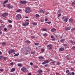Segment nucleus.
Wrapping results in <instances>:
<instances>
[{
	"mask_svg": "<svg viewBox=\"0 0 75 75\" xmlns=\"http://www.w3.org/2000/svg\"><path fill=\"white\" fill-rule=\"evenodd\" d=\"M35 16L36 17H39V15L38 14H37L35 15Z\"/></svg>",
	"mask_w": 75,
	"mask_h": 75,
	"instance_id": "nucleus-41",
	"label": "nucleus"
},
{
	"mask_svg": "<svg viewBox=\"0 0 75 75\" xmlns=\"http://www.w3.org/2000/svg\"><path fill=\"white\" fill-rule=\"evenodd\" d=\"M15 52V50H12L11 49L10 50H9L8 51V53L10 55L13 52Z\"/></svg>",
	"mask_w": 75,
	"mask_h": 75,
	"instance_id": "nucleus-2",
	"label": "nucleus"
},
{
	"mask_svg": "<svg viewBox=\"0 0 75 75\" xmlns=\"http://www.w3.org/2000/svg\"><path fill=\"white\" fill-rule=\"evenodd\" d=\"M35 68H38V66H35L34 67Z\"/></svg>",
	"mask_w": 75,
	"mask_h": 75,
	"instance_id": "nucleus-56",
	"label": "nucleus"
},
{
	"mask_svg": "<svg viewBox=\"0 0 75 75\" xmlns=\"http://www.w3.org/2000/svg\"><path fill=\"white\" fill-rule=\"evenodd\" d=\"M56 31V29L55 28H53L51 30V31L52 32H54V31Z\"/></svg>",
	"mask_w": 75,
	"mask_h": 75,
	"instance_id": "nucleus-15",
	"label": "nucleus"
},
{
	"mask_svg": "<svg viewBox=\"0 0 75 75\" xmlns=\"http://www.w3.org/2000/svg\"><path fill=\"white\" fill-rule=\"evenodd\" d=\"M42 31H47V29L46 28H44L42 29Z\"/></svg>",
	"mask_w": 75,
	"mask_h": 75,
	"instance_id": "nucleus-21",
	"label": "nucleus"
},
{
	"mask_svg": "<svg viewBox=\"0 0 75 75\" xmlns=\"http://www.w3.org/2000/svg\"><path fill=\"white\" fill-rule=\"evenodd\" d=\"M73 20L72 19H70L69 20V23H72L73 21Z\"/></svg>",
	"mask_w": 75,
	"mask_h": 75,
	"instance_id": "nucleus-17",
	"label": "nucleus"
},
{
	"mask_svg": "<svg viewBox=\"0 0 75 75\" xmlns=\"http://www.w3.org/2000/svg\"><path fill=\"white\" fill-rule=\"evenodd\" d=\"M60 64H61V63H60V62H57V65H60Z\"/></svg>",
	"mask_w": 75,
	"mask_h": 75,
	"instance_id": "nucleus-43",
	"label": "nucleus"
},
{
	"mask_svg": "<svg viewBox=\"0 0 75 75\" xmlns=\"http://www.w3.org/2000/svg\"><path fill=\"white\" fill-rule=\"evenodd\" d=\"M29 24V23L28 22L26 23H25L22 24V25L23 26H26L27 25H28Z\"/></svg>",
	"mask_w": 75,
	"mask_h": 75,
	"instance_id": "nucleus-7",
	"label": "nucleus"
},
{
	"mask_svg": "<svg viewBox=\"0 0 75 75\" xmlns=\"http://www.w3.org/2000/svg\"><path fill=\"white\" fill-rule=\"evenodd\" d=\"M33 25H37V23H33Z\"/></svg>",
	"mask_w": 75,
	"mask_h": 75,
	"instance_id": "nucleus-55",
	"label": "nucleus"
},
{
	"mask_svg": "<svg viewBox=\"0 0 75 75\" xmlns=\"http://www.w3.org/2000/svg\"><path fill=\"white\" fill-rule=\"evenodd\" d=\"M64 47H67V45H68L67 44H64Z\"/></svg>",
	"mask_w": 75,
	"mask_h": 75,
	"instance_id": "nucleus-40",
	"label": "nucleus"
},
{
	"mask_svg": "<svg viewBox=\"0 0 75 75\" xmlns=\"http://www.w3.org/2000/svg\"><path fill=\"white\" fill-rule=\"evenodd\" d=\"M45 67H48V64H46L45 66Z\"/></svg>",
	"mask_w": 75,
	"mask_h": 75,
	"instance_id": "nucleus-58",
	"label": "nucleus"
},
{
	"mask_svg": "<svg viewBox=\"0 0 75 75\" xmlns=\"http://www.w3.org/2000/svg\"><path fill=\"white\" fill-rule=\"evenodd\" d=\"M2 45H6V42H3L1 43Z\"/></svg>",
	"mask_w": 75,
	"mask_h": 75,
	"instance_id": "nucleus-18",
	"label": "nucleus"
},
{
	"mask_svg": "<svg viewBox=\"0 0 75 75\" xmlns=\"http://www.w3.org/2000/svg\"><path fill=\"white\" fill-rule=\"evenodd\" d=\"M75 75V73L74 72H72L71 73V75Z\"/></svg>",
	"mask_w": 75,
	"mask_h": 75,
	"instance_id": "nucleus-52",
	"label": "nucleus"
},
{
	"mask_svg": "<svg viewBox=\"0 0 75 75\" xmlns=\"http://www.w3.org/2000/svg\"><path fill=\"white\" fill-rule=\"evenodd\" d=\"M2 16L4 17H5V16H8V13H4V14L2 15Z\"/></svg>",
	"mask_w": 75,
	"mask_h": 75,
	"instance_id": "nucleus-10",
	"label": "nucleus"
},
{
	"mask_svg": "<svg viewBox=\"0 0 75 75\" xmlns=\"http://www.w3.org/2000/svg\"><path fill=\"white\" fill-rule=\"evenodd\" d=\"M71 70L73 71V70H74V69L73 68H71Z\"/></svg>",
	"mask_w": 75,
	"mask_h": 75,
	"instance_id": "nucleus-59",
	"label": "nucleus"
},
{
	"mask_svg": "<svg viewBox=\"0 0 75 75\" xmlns=\"http://www.w3.org/2000/svg\"><path fill=\"white\" fill-rule=\"evenodd\" d=\"M16 70V69H15V68H12L11 69V72H14Z\"/></svg>",
	"mask_w": 75,
	"mask_h": 75,
	"instance_id": "nucleus-13",
	"label": "nucleus"
},
{
	"mask_svg": "<svg viewBox=\"0 0 75 75\" xmlns=\"http://www.w3.org/2000/svg\"><path fill=\"white\" fill-rule=\"evenodd\" d=\"M67 75H71V73H69L67 74Z\"/></svg>",
	"mask_w": 75,
	"mask_h": 75,
	"instance_id": "nucleus-60",
	"label": "nucleus"
},
{
	"mask_svg": "<svg viewBox=\"0 0 75 75\" xmlns=\"http://www.w3.org/2000/svg\"><path fill=\"white\" fill-rule=\"evenodd\" d=\"M8 28H9V29H11V28H12V25H10L8 26Z\"/></svg>",
	"mask_w": 75,
	"mask_h": 75,
	"instance_id": "nucleus-14",
	"label": "nucleus"
},
{
	"mask_svg": "<svg viewBox=\"0 0 75 75\" xmlns=\"http://www.w3.org/2000/svg\"><path fill=\"white\" fill-rule=\"evenodd\" d=\"M41 22H44V20H42V19H41L40 20Z\"/></svg>",
	"mask_w": 75,
	"mask_h": 75,
	"instance_id": "nucleus-57",
	"label": "nucleus"
},
{
	"mask_svg": "<svg viewBox=\"0 0 75 75\" xmlns=\"http://www.w3.org/2000/svg\"><path fill=\"white\" fill-rule=\"evenodd\" d=\"M70 43H71V44H73L74 43V42L73 41L71 40L70 41Z\"/></svg>",
	"mask_w": 75,
	"mask_h": 75,
	"instance_id": "nucleus-44",
	"label": "nucleus"
},
{
	"mask_svg": "<svg viewBox=\"0 0 75 75\" xmlns=\"http://www.w3.org/2000/svg\"><path fill=\"white\" fill-rule=\"evenodd\" d=\"M3 59H4V60H6V59H7V57H3Z\"/></svg>",
	"mask_w": 75,
	"mask_h": 75,
	"instance_id": "nucleus-31",
	"label": "nucleus"
},
{
	"mask_svg": "<svg viewBox=\"0 0 75 75\" xmlns=\"http://www.w3.org/2000/svg\"><path fill=\"white\" fill-rule=\"evenodd\" d=\"M19 55V53H17L15 55H14V57H17V56H18Z\"/></svg>",
	"mask_w": 75,
	"mask_h": 75,
	"instance_id": "nucleus-26",
	"label": "nucleus"
},
{
	"mask_svg": "<svg viewBox=\"0 0 75 75\" xmlns=\"http://www.w3.org/2000/svg\"><path fill=\"white\" fill-rule=\"evenodd\" d=\"M35 45H38V44H39V43H37V42H36L34 44Z\"/></svg>",
	"mask_w": 75,
	"mask_h": 75,
	"instance_id": "nucleus-33",
	"label": "nucleus"
},
{
	"mask_svg": "<svg viewBox=\"0 0 75 75\" xmlns=\"http://www.w3.org/2000/svg\"><path fill=\"white\" fill-rule=\"evenodd\" d=\"M71 31H75V28H73L71 29Z\"/></svg>",
	"mask_w": 75,
	"mask_h": 75,
	"instance_id": "nucleus-28",
	"label": "nucleus"
},
{
	"mask_svg": "<svg viewBox=\"0 0 75 75\" xmlns=\"http://www.w3.org/2000/svg\"><path fill=\"white\" fill-rule=\"evenodd\" d=\"M4 31H6L7 30V28H4Z\"/></svg>",
	"mask_w": 75,
	"mask_h": 75,
	"instance_id": "nucleus-45",
	"label": "nucleus"
},
{
	"mask_svg": "<svg viewBox=\"0 0 75 75\" xmlns=\"http://www.w3.org/2000/svg\"><path fill=\"white\" fill-rule=\"evenodd\" d=\"M28 75H31V73H29V74H28Z\"/></svg>",
	"mask_w": 75,
	"mask_h": 75,
	"instance_id": "nucleus-64",
	"label": "nucleus"
},
{
	"mask_svg": "<svg viewBox=\"0 0 75 75\" xmlns=\"http://www.w3.org/2000/svg\"><path fill=\"white\" fill-rule=\"evenodd\" d=\"M25 42H26V43H31V42H30V41L28 40H27Z\"/></svg>",
	"mask_w": 75,
	"mask_h": 75,
	"instance_id": "nucleus-24",
	"label": "nucleus"
},
{
	"mask_svg": "<svg viewBox=\"0 0 75 75\" xmlns=\"http://www.w3.org/2000/svg\"><path fill=\"white\" fill-rule=\"evenodd\" d=\"M31 54H34V52H31Z\"/></svg>",
	"mask_w": 75,
	"mask_h": 75,
	"instance_id": "nucleus-61",
	"label": "nucleus"
},
{
	"mask_svg": "<svg viewBox=\"0 0 75 75\" xmlns=\"http://www.w3.org/2000/svg\"><path fill=\"white\" fill-rule=\"evenodd\" d=\"M46 64L45 63V61H44L42 63V65H44V64Z\"/></svg>",
	"mask_w": 75,
	"mask_h": 75,
	"instance_id": "nucleus-47",
	"label": "nucleus"
},
{
	"mask_svg": "<svg viewBox=\"0 0 75 75\" xmlns=\"http://www.w3.org/2000/svg\"><path fill=\"white\" fill-rule=\"evenodd\" d=\"M25 12L26 13H30V12H31L30 8L29 7H26Z\"/></svg>",
	"mask_w": 75,
	"mask_h": 75,
	"instance_id": "nucleus-1",
	"label": "nucleus"
},
{
	"mask_svg": "<svg viewBox=\"0 0 75 75\" xmlns=\"http://www.w3.org/2000/svg\"><path fill=\"white\" fill-rule=\"evenodd\" d=\"M72 50H75V46H73L72 47Z\"/></svg>",
	"mask_w": 75,
	"mask_h": 75,
	"instance_id": "nucleus-37",
	"label": "nucleus"
},
{
	"mask_svg": "<svg viewBox=\"0 0 75 75\" xmlns=\"http://www.w3.org/2000/svg\"><path fill=\"white\" fill-rule=\"evenodd\" d=\"M31 38H32V39H34L35 38L34 36H32L31 37Z\"/></svg>",
	"mask_w": 75,
	"mask_h": 75,
	"instance_id": "nucleus-42",
	"label": "nucleus"
},
{
	"mask_svg": "<svg viewBox=\"0 0 75 75\" xmlns=\"http://www.w3.org/2000/svg\"><path fill=\"white\" fill-rule=\"evenodd\" d=\"M31 50V48L30 47H27L25 49L26 52H30Z\"/></svg>",
	"mask_w": 75,
	"mask_h": 75,
	"instance_id": "nucleus-4",
	"label": "nucleus"
},
{
	"mask_svg": "<svg viewBox=\"0 0 75 75\" xmlns=\"http://www.w3.org/2000/svg\"><path fill=\"white\" fill-rule=\"evenodd\" d=\"M59 51H64V47H61L59 49Z\"/></svg>",
	"mask_w": 75,
	"mask_h": 75,
	"instance_id": "nucleus-9",
	"label": "nucleus"
},
{
	"mask_svg": "<svg viewBox=\"0 0 75 75\" xmlns=\"http://www.w3.org/2000/svg\"><path fill=\"white\" fill-rule=\"evenodd\" d=\"M21 65H22L21 64H18V66L19 67H21Z\"/></svg>",
	"mask_w": 75,
	"mask_h": 75,
	"instance_id": "nucleus-30",
	"label": "nucleus"
},
{
	"mask_svg": "<svg viewBox=\"0 0 75 75\" xmlns=\"http://www.w3.org/2000/svg\"><path fill=\"white\" fill-rule=\"evenodd\" d=\"M61 9H59L58 11V13H61Z\"/></svg>",
	"mask_w": 75,
	"mask_h": 75,
	"instance_id": "nucleus-34",
	"label": "nucleus"
},
{
	"mask_svg": "<svg viewBox=\"0 0 75 75\" xmlns=\"http://www.w3.org/2000/svg\"><path fill=\"white\" fill-rule=\"evenodd\" d=\"M21 11V10L19 9L18 10L16 11V12L17 13H19V12H20V11Z\"/></svg>",
	"mask_w": 75,
	"mask_h": 75,
	"instance_id": "nucleus-25",
	"label": "nucleus"
},
{
	"mask_svg": "<svg viewBox=\"0 0 75 75\" xmlns=\"http://www.w3.org/2000/svg\"><path fill=\"white\" fill-rule=\"evenodd\" d=\"M41 52H44V49H42L41 50Z\"/></svg>",
	"mask_w": 75,
	"mask_h": 75,
	"instance_id": "nucleus-39",
	"label": "nucleus"
},
{
	"mask_svg": "<svg viewBox=\"0 0 75 75\" xmlns=\"http://www.w3.org/2000/svg\"><path fill=\"white\" fill-rule=\"evenodd\" d=\"M1 27L2 28H3V27H5V25H3L2 26H1Z\"/></svg>",
	"mask_w": 75,
	"mask_h": 75,
	"instance_id": "nucleus-51",
	"label": "nucleus"
},
{
	"mask_svg": "<svg viewBox=\"0 0 75 75\" xmlns=\"http://www.w3.org/2000/svg\"><path fill=\"white\" fill-rule=\"evenodd\" d=\"M8 0H6V1H4V4H6V3H8Z\"/></svg>",
	"mask_w": 75,
	"mask_h": 75,
	"instance_id": "nucleus-22",
	"label": "nucleus"
},
{
	"mask_svg": "<svg viewBox=\"0 0 75 75\" xmlns=\"http://www.w3.org/2000/svg\"><path fill=\"white\" fill-rule=\"evenodd\" d=\"M30 65H33V63L32 62H30Z\"/></svg>",
	"mask_w": 75,
	"mask_h": 75,
	"instance_id": "nucleus-62",
	"label": "nucleus"
},
{
	"mask_svg": "<svg viewBox=\"0 0 75 75\" xmlns=\"http://www.w3.org/2000/svg\"><path fill=\"white\" fill-rule=\"evenodd\" d=\"M45 63H46V64L48 63V62H49V61L48 60H46L45 61Z\"/></svg>",
	"mask_w": 75,
	"mask_h": 75,
	"instance_id": "nucleus-36",
	"label": "nucleus"
},
{
	"mask_svg": "<svg viewBox=\"0 0 75 75\" xmlns=\"http://www.w3.org/2000/svg\"><path fill=\"white\" fill-rule=\"evenodd\" d=\"M61 16V13L59 14H58L57 17H60V16Z\"/></svg>",
	"mask_w": 75,
	"mask_h": 75,
	"instance_id": "nucleus-35",
	"label": "nucleus"
},
{
	"mask_svg": "<svg viewBox=\"0 0 75 75\" xmlns=\"http://www.w3.org/2000/svg\"><path fill=\"white\" fill-rule=\"evenodd\" d=\"M75 3L74 2H73L71 4V5L72 6V5H73V4H75Z\"/></svg>",
	"mask_w": 75,
	"mask_h": 75,
	"instance_id": "nucleus-50",
	"label": "nucleus"
},
{
	"mask_svg": "<svg viewBox=\"0 0 75 75\" xmlns=\"http://www.w3.org/2000/svg\"><path fill=\"white\" fill-rule=\"evenodd\" d=\"M3 56H0V59H3Z\"/></svg>",
	"mask_w": 75,
	"mask_h": 75,
	"instance_id": "nucleus-32",
	"label": "nucleus"
},
{
	"mask_svg": "<svg viewBox=\"0 0 75 75\" xmlns=\"http://www.w3.org/2000/svg\"><path fill=\"white\" fill-rule=\"evenodd\" d=\"M55 61H54L51 62L52 64H55Z\"/></svg>",
	"mask_w": 75,
	"mask_h": 75,
	"instance_id": "nucleus-29",
	"label": "nucleus"
},
{
	"mask_svg": "<svg viewBox=\"0 0 75 75\" xmlns=\"http://www.w3.org/2000/svg\"><path fill=\"white\" fill-rule=\"evenodd\" d=\"M16 19H21V15L18 14L16 16Z\"/></svg>",
	"mask_w": 75,
	"mask_h": 75,
	"instance_id": "nucleus-3",
	"label": "nucleus"
},
{
	"mask_svg": "<svg viewBox=\"0 0 75 75\" xmlns=\"http://www.w3.org/2000/svg\"><path fill=\"white\" fill-rule=\"evenodd\" d=\"M71 27H66L65 28V31H68V30H71Z\"/></svg>",
	"mask_w": 75,
	"mask_h": 75,
	"instance_id": "nucleus-8",
	"label": "nucleus"
},
{
	"mask_svg": "<svg viewBox=\"0 0 75 75\" xmlns=\"http://www.w3.org/2000/svg\"><path fill=\"white\" fill-rule=\"evenodd\" d=\"M65 41V40L64 39H62L61 40V42H63V41Z\"/></svg>",
	"mask_w": 75,
	"mask_h": 75,
	"instance_id": "nucleus-54",
	"label": "nucleus"
},
{
	"mask_svg": "<svg viewBox=\"0 0 75 75\" xmlns=\"http://www.w3.org/2000/svg\"><path fill=\"white\" fill-rule=\"evenodd\" d=\"M40 13H44V12H45V11L44 10H41L40 11Z\"/></svg>",
	"mask_w": 75,
	"mask_h": 75,
	"instance_id": "nucleus-16",
	"label": "nucleus"
},
{
	"mask_svg": "<svg viewBox=\"0 0 75 75\" xmlns=\"http://www.w3.org/2000/svg\"><path fill=\"white\" fill-rule=\"evenodd\" d=\"M64 21H65V22H67V21H68V18H65V19L64 20Z\"/></svg>",
	"mask_w": 75,
	"mask_h": 75,
	"instance_id": "nucleus-19",
	"label": "nucleus"
},
{
	"mask_svg": "<svg viewBox=\"0 0 75 75\" xmlns=\"http://www.w3.org/2000/svg\"><path fill=\"white\" fill-rule=\"evenodd\" d=\"M47 34L45 33H44L43 34V36H44V37H46V36H47Z\"/></svg>",
	"mask_w": 75,
	"mask_h": 75,
	"instance_id": "nucleus-27",
	"label": "nucleus"
},
{
	"mask_svg": "<svg viewBox=\"0 0 75 75\" xmlns=\"http://www.w3.org/2000/svg\"><path fill=\"white\" fill-rule=\"evenodd\" d=\"M38 72L39 73H41V72H42V70H38Z\"/></svg>",
	"mask_w": 75,
	"mask_h": 75,
	"instance_id": "nucleus-23",
	"label": "nucleus"
},
{
	"mask_svg": "<svg viewBox=\"0 0 75 75\" xmlns=\"http://www.w3.org/2000/svg\"><path fill=\"white\" fill-rule=\"evenodd\" d=\"M69 70H67L66 71V73H68V72H69Z\"/></svg>",
	"mask_w": 75,
	"mask_h": 75,
	"instance_id": "nucleus-49",
	"label": "nucleus"
},
{
	"mask_svg": "<svg viewBox=\"0 0 75 75\" xmlns=\"http://www.w3.org/2000/svg\"><path fill=\"white\" fill-rule=\"evenodd\" d=\"M51 38H54V36H51Z\"/></svg>",
	"mask_w": 75,
	"mask_h": 75,
	"instance_id": "nucleus-63",
	"label": "nucleus"
},
{
	"mask_svg": "<svg viewBox=\"0 0 75 75\" xmlns=\"http://www.w3.org/2000/svg\"><path fill=\"white\" fill-rule=\"evenodd\" d=\"M39 59H44V58L42 56H40L39 57Z\"/></svg>",
	"mask_w": 75,
	"mask_h": 75,
	"instance_id": "nucleus-12",
	"label": "nucleus"
},
{
	"mask_svg": "<svg viewBox=\"0 0 75 75\" xmlns=\"http://www.w3.org/2000/svg\"><path fill=\"white\" fill-rule=\"evenodd\" d=\"M21 4H25L26 3H27V1H21L20 2Z\"/></svg>",
	"mask_w": 75,
	"mask_h": 75,
	"instance_id": "nucleus-6",
	"label": "nucleus"
},
{
	"mask_svg": "<svg viewBox=\"0 0 75 75\" xmlns=\"http://www.w3.org/2000/svg\"><path fill=\"white\" fill-rule=\"evenodd\" d=\"M52 47H50L49 48V50H52Z\"/></svg>",
	"mask_w": 75,
	"mask_h": 75,
	"instance_id": "nucleus-48",
	"label": "nucleus"
},
{
	"mask_svg": "<svg viewBox=\"0 0 75 75\" xmlns=\"http://www.w3.org/2000/svg\"><path fill=\"white\" fill-rule=\"evenodd\" d=\"M45 21H48V19L47 18H45Z\"/></svg>",
	"mask_w": 75,
	"mask_h": 75,
	"instance_id": "nucleus-53",
	"label": "nucleus"
},
{
	"mask_svg": "<svg viewBox=\"0 0 75 75\" xmlns=\"http://www.w3.org/2000/svg\"><path fill=\"white\" fill-rule=\"evenodd\" d=\"M8 22L9 23H11L12 22V21H11L9 20H8Z\"/></svg>",
	"mask_w": 75,
	"mask_h": 75,
	"instance_id": "nucleus-46",
	"label": "nucleus"
},
{
	"mask_svg": "<svg viewBox=\"0 0 75 75\" xmlns=\"http://www.w3.org/2000/svg\"><path fill=\"white\" fill-rule=\"evenodd\" d=\"M6 7H8V8H11L13 7V6H10V4H8L6 5Z\"/></svg>",
	"mask_w": 75,
	"mask_h": 75,
	"instance_id": "nucleus-5",
	"label": "nucleus"
},
{
	"mask_svg": "<svg viewBox=\"0 0 75 75\" xmlns=\"http://www.w3.org/2000/svg\"><path fill=\"white\" fill-rule=\"evenodd\" d=\"M4 70V69H0V71L1 72H2V71H3Z\"/></svg>",
	"mask_w": 75,
	"mask_h": 75,
	"instance_id": "nucleus-38",
	"label": "nucleus"
},
{
	"mask_svg": "<svg viewBox=\"0 0 75 75\" xmlns=\"http://www.w3.org/2000/svg\"><path fill=\"white\" fill-rule=\"evenodd\" d=\"M52 45H49L47 46V47H52Z\"/></svg>",
	"mask_w": 75,
	"mask_h": 75,
	"instance_id": "nucleus-20",
	"label": "nucleus"
},
{
	"mask_svg": "<svg viewBox=\"0 0 75 75\" xmlns=\"http://www.w3.org/2000/svg\"><path fill=\"white\" fill-rule=\"evenodd\" d=\"M21 70L22 71L24 72L25 71V70H26V68L25 67H23L22 68Z\"/></svg>",
	"mask_w": 75,
	"mask_h": 75,
	"instance_id": "nucleus-11",
	"label": "nucleus"
}]
</instances>
